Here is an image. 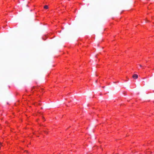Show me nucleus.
Segmentation results:
<instances>
[{"instance_id": "f257e3e1", "label": "nucleus", "mask_w": 154, "mask_h": 154, "mask_svg": "<svg viewBox=\"0 0 154 154\" xmlns=\"http://www.w3.org/2000/svg\"><path fill=\"white\" fill-rule=\"evenodd\" d=\"M132 77L134 79H137L138 78V75L136 74H134L132 76Z\"/></svg>"}, {"instance_id": "f03ea898", "label": "nucleus", "mask_w": 154, "mask_h": 154, "mask_svg": "<svg viewBox=\"0 0 154 154\" xmlns=\"http://www.w3.org/2000/svg\"><path fill=\"white\" fill-rule=\"evenodd\" d=\"M44 8L46 9H48V6L47 5H45L44 6Z\"/></svg>"}, {"instance_id": "7ed1b4c3", "label": "nucleus", "mask_w": 154, "mask_h": 154, "mask_svg": "<svg viewBox=\"0 0 154 154\" xmlns=\"http://www.w3.org/2000/svg\"><path fill=\"white\" fill-rule=\"evenodd\" d=\"M139 66H140V67H142V66L141 65H140H140H139Z\"/></svg>"}, {"instance_id": "20e7f679", "label": "nucleus", "mask_w": 154, "mask_h": 154, "mask_svg": "<svg viewBox=\"0 0 154 154\" xmlns=\"http://www.w3.org/2000/svg\"><path fill=\"white\" fill-rule=\"evenodd\" d=\"M97 82V80L96 81V82Z\"/></svg>"}]
</instances>
